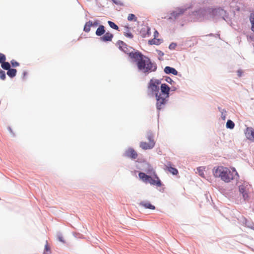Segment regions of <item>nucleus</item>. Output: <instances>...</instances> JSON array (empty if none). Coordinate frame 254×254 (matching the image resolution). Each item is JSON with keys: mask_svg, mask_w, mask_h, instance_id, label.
I'll return each instance as SVG.
<instances>
[{"mask_svg": "<svg viewBox=\"0 0 254 254\" xmlns=\"http://www.w3.org/2000/svg\"><path fill=\"white\" fill-rule=\"evenodd\" d=\"M176 46L177 45L175 43H172L169 45V48L170 50L174 49L176 48Z\"/></svg>", "mask_w": 254, "mask_h": 254, "instance_id": "35", "label": "nucleus"}, {"mask_svg": "<svg viewBox=\"0 0 254 254\" xmlns=\"http://www.w3.org/2000/svg\"><path fill=\"white\" fill-rule=\"evenodd\" d=\"M11 64L12 66L13 67H16L19 65V63L17 62L16 61H14V60H12L11 61Z\"/></svg>", "mask_w": 254, "mask_h": 254, "instance_id": "33", "label": "nucleus"}, {"mask_svg": "<svg viewBox=\"0 0 254 254\" xmlns=\"http://www.w3.org/2000/svg\"><path fill=\"white\" fill-rule=\"evenodd\" d=\"M161 54V51H160V53H159V55Z\"/></svg>", "mask_w": 254, "mask_h": 254, "instance_id": "44", "label": "nucleus"}, {"mask_svg": "<svg viewBox=\"0 0 254 254\" xmlns=\"http://www.w3.org/2000/svg\"><path fill=\"white\" fill-rule=\"evenodd\" d=\"M166 81L168 82V83H170L171 84H172V82H173L174 81L172 80V79L170 78V77H167L166 79Z\"/></svg>", "mask_w": 254, "mask_h": 254, "instance_id": "38", "label": "nucleus"}, {"mask_svg": "<svg viewBox=\"0 0 254 254\" xmlns=\"http://www.w3.org/2000/svg\"><path fill=\"white\" fill-rule=\"evenodd\" d=\"M237 72H238V76L240 77L241 76L242 74V71H241L240 70H238Z\"/></svg>", "mask_w": 254, "mask_h": 254, "instance_id": "40", "label": "nucleus"}, {"mask_svg": "<svg viewBox=\"0 0 254 254\" xmlns=\"http://www.w3.org/2000/svg\"><path fill=\"white\" fill-rule=\"evenodd\" d=\"M221 111V118L223 120H225L226 119V115L225 113H226V111L224 110H222Z\"/></svg>", "mask_w": 254, "mask_h": 254, "instance_id": "34", "label": "nucleus"}, {"mask_svg": "<svg viewBox=\"0 0 254 254\" xmlns=\"http://www.w3.org/2000/svg\"><path fill=\"white\" fill-rule=\"evenodd\" d=\"M161 54V51H160V53H159V55Z\"/></svg>", "mask_w": 254, "mask_h": 254, "instance_id": "43", "label": "nucleus"}, {"mask_svg": "<svg viewBox=\"0 0 254 254\" xmlns=\"http://www.w3.org/2000/svg\"><path fill=\"white\" fill-rule=\"evenodd\" d=\"M167 170L173 175H177L178 173V170L174 167H171L170 164L166 166Z\"/></svg>", "mask_w": 254, "mask_h": 254, "instance_id": "16", "label": "nucleus"}, {"mask_svg": "<svg viewBox=\"0 0 254 254\" xmlns=\"http://www.w3.org/2000/svg\"><path fill=\"white\" fill-rule=\"evenodd\" d=\"M213 173L215 177L220 178L222 180L226 183L230 182L235 178V176H238V174L234 168L231 171L228 168L219 166L213 169Z\"/></svg>", "mask_w": 254, "mask_h": 254, "instance_id": "2", "label": "nucleus"}, {"mask_svg": "<svg viewBox=\"0 0 254 254\" xmlns=\"http://www.w3.org/2000/svg\"><path fill=\"white\" fill-rule=\"evenodd\" d=\"M184 9H178L175 11H173L171 14L172 15L175 17L179 16L180 15L182 14L184 12Z\"/></svg>", "mask_w": 254, "mask_h": 254, "instance_id": "18", "label": "nucleus"}, {"mask_svg": "<svg viewBox=\"0 0 254 254\" xmlns=\"http://www.w3.org/2000/svg\"><path fill=\"white\" fill-rule=\"evenodd\" d=\"M239 190L243 194V197L245 199L248 197L247 186L245 185H242L239 186Z\"/></svg>", "mask_w": 254, "mask_h": 254, "instance_id": "11", "label": "nucleus"}, {"mask_svg": "<svg viewBox=\"0 0 254 254\" xmlns=\"http://www.w3.org/2000/svg\"><path fill=\"white\" fill-rule=\"evenodd\" d=\"M44 254H51L50 248L48 244L47 241H46V244L45 246Z\"/></svg>", "mask_w": 254, "mask_h": 254, "instance_id": "26", "label": "nucleus"}, {"mask_svg": "<svg viewBox=\"0 0 254 254\" xmlns=\"http://www.w3.org/2000/svg\"><path fill=\"white\" fill-rule=\"evenodd\" d=\"M161 54V51H160V53H159V55Z\"/></svg>", "mask_w": 254, "mask_h": 254, "instance_id": "45", "label": "nucleus"}, {"mask_svg": "<svg viewBox=\"0 0 254 254\" xmlns=\"http://www.w3.org/2000/svg\"><path fill=\"white\" fill-rule=\"evenodd\" d=\"M91 26H92V21H89L85 23L84 27V31L86 32H89Z\"/></svg>", "mask_w": 254, "mask_h": 254, "instance_id": "19", "label": "nucleus"}, {"mask_svg": "<svg viewBox=\"0 0 254 254\" xmlns=\"http://www.w3.org/2000/svg\"><path fill=\"white\" fill-rule=\"evenodd\" d=\"M124 155L132 159H136L138 156L137 152L132 148H129L126 150Z\"/></svg>", "mask_w": 254, "mask_h": 254, "instance_id": "7", "label": "nucleus"}, {"mask_svg": "<svg viewBox=\"0 0 254 254\" xmlns=\"http://www.w3.org/2000/svg\"><path fill=\"white\" fill-rule=\"evenodd\" d=\"M150 30V28H148L147 29V33L149 34V31Z\"/></svg>", "mask_w": 254, "mask_h": 254, "instance_id": "42", "label": "nucleus"}, {"mask_svg": "<svg viewBox=\"0 0 254 254\" xmlns=\"http://www.w3.org/2000/svg\"><path fill=\"white\" fill-rule=\"evenodd\" d=\"M247 134L249 138L254 139V130L251 129H247Z\"/></svg>", "mask_w": 254, "mask_h": 254, "instance_id": "23", "label": "nucleus"}, {"mask_svg": "<svg viewBox=\"0 0 254 254\" xmlns=\"http://www.w3.org/2000/svg\"><path fill=\"white\" fill-rule=\"evenodd\" d=\"M156 99V108L158 110H160L162 109L166 104V99L169 97H166L163 95H161V93H156L155 95Z\"/></svg>", "mask_w": 254, "mask_h": 254, "instance_id": "5", "label": "nucleus"}, {"mask_svg": "<svg viewBox=\"0 0 254 254\" xmlns=\"http://www.w3.org/2000/svg\"><path fill=\"white\" fill-rule=\"evenodd\" d=\"M164 71L167 74L172 73L175 75L178 74V71L174 68L170 66H166L164 68Z\"/></svg>", "mask_w": 254, "mask_h": 254, "instance_id": "12", "label": "nucleus"}, {"mask_svg": "<svg viewBox=\"0 0 254 254\" xmlns=\"http://www.w3.org/2000/svg\"><path fill=\"white\" fill-rule=\"evenodd\" d=\"M197 171L199 173V175L202 177H204V174L203 171V169L201 167H199L197 168Z\"/></svg>", "mask_w": 254, "mask_h": 254, "instance_id": "32", "label": "nucleus"}, {"mask_svg": "<svg viewBox=\"0 0 254 254\" xmlns=\"http://www.w3.org/2000/svg\"><path fill=\"white\" fill-rule=\"evenodd\" d=\"M162 42V40L160 39H157L156 38H154L152 39H151L148 41V44L149 45H158L160 44Z\"/></svg>", "mask_w": 254, "mask_h": 254, "instance_id": "15", "label": "nucleus"}, {"mask_svg": "<svg viewBox=\"0 0 254 254\" xmlns=\"http://www.w3.org/2000/svg\"><path fill=\"white\" fill-rule=\"evenodd\" d=\"M6 60V57L2 53H0V64H1L2 63L5 62Z\"/></svg>", "mask_w": 254, "mask_h": 254, "instance_id": "30", "label": "nucleus"}, {"mask_svg": "<svg viewBox=\"0 0 254 254\" xmlns=\"http://www.w3.org/2000/svg\"><path fill=\"white\" fill-rule=\"evenodd\" d=\"M160 84L161 81L160 80L151 79L148 83V88L156 94V93H158L159 91V85Z\"/></svg>", "mask_w": 254, "mask_h": 254, "instance_id": "6", "label": "nucleus"}, {"mask_svg": "<svg viewBox=\"0 0 254 254\" xmlns=\"http://www.w3.org/2000/svg\"><path fill=\"white\" fill-rule=\"evenodd\" d=\"M105 33V27L102 25H100L98 27V28L97 29L96 31V34L98 36H101L103 35Z\"/></svg>", "mask_w": 254, "mask_h": 254, "instance_id": "14", "label": "nucleus"}, {"mask_svg": "<svg viewBox=\"0 0 254 254\" xmlns=\"http://www.w3.org/2000/svg\"><path fill=\"white\" fill-rule=\"evenodd\" d=\"M145 172L147 174H150L151 175H154L156 174L155 171L153 169V168L150 166H148L147 169L145 170Z\"/></svg>", "mask_w": 254, "mask_h": 254, "instance_id": "22", "label": "nucleus"}, {"mask_svg": "<svg viewBox=\"0 0 254 254\" xmlns=\"http://www.w3.org/2000/svg\"><path fill=\"white\" fill-rule=\"evenodd\" d=\"M235 127V124L231 120H228L226 123V127L228 128L233 129Z\"/></svg>", "mask_w": 254, "mask_h": 254, "instance_id": "25", "label": "nucleus"}, {"mask_svg": "<svg viewBox=\"0 0 254 254\" xmlns=\"http://www.w3.org/2000/svg\"><path fill=\"white\" fill-rule=\"evenodd\" d=\"M138 176L139 178L145 183L148 182L150 185L155 186L157 187H160L162 186V184L157 174L153 175V177H151L144 173L140 172L138 174Z\"/></svg>", "mask_w": 254, "mask_h": 254, "instance_id": "3", "label": "nucleus"}, {"mask_svg": "<svg viewBox=\"0 0 254 254\" xmlns=\"http://www.w3.org/2000/svg\"><path fill=\"white\" fill-rule=\"evenodd\" d=\"M124 35L129 38H133V35L131 34V33L129 31V29L127 27H126L124 31Z\"/></svg>", "mask_w": 254, "mask_h": 254, "instance_id": "21", "label": "nucleus"}, {"mask_svg": "<svg viewBox=\"0 0 254 254\" xmlns=\"http://www.w3.org/2000/svg\"><path fill=\"white\" fill-rule=\"evenodd\" d=\"M146 137L149 140L148 142L142 141L140 143V147L143 150L152 149L154 146L155 143L153 139V135L152 132H147Z\"/></svg>", "mask_w": 254, "mask_h": 254, "instance_id": "4", "label": "nucleus"}, {"mask_svg": "<svg viewBox=\"0 0 254 254\" xmlns=\"http://www.w3.org/2000/svg\"><path fill=\"white\" fill-rule=\"evenodd\" d=\"M159 36V33L157 30H155L154 32V38H157Z\"/></svg>", "mask_w": 254, "mask_h": 254, "instance_id": "39", "label": "nucleus"}, {"mask_svg": "<svg viewBox=\"0 0 254 254\" xmlns=\"http://www.w3.org/2000/svg\"><path fill=\"white\" fill-rule=\"evenodd\" d=\"M218 109L219 110V111H221V110H220V108H218Z\"/></svg>", "mask_w": 254, "mask_h": 254, "instance_id": "46", "label": "nucleus"}, {"mask_svg": "<svg viewBox=\"0 0 254 254\" xmlns=\"http://www.w3.org/2000/svg\"><path fill=\"white\" fill-rule=\"evenodd\" d=\"M224 12H225L224 10L223 9H221V8H215V9H214L212 10L213 14L214 15H217L218 14H222L223 13H224Z\"/></svg>", "mask_w": 254, "mask_h": 254, "instance_id": "20", "label": "nucleus"}, {"mask_svg": "<svg viewBox=\"0 0 254 254\" xmlns=\"http://www.w3.org/2000/svg\"><path fill=\"white\" fill-rule=\"evenodd\" d=\"M252 30L254 32V17L251 19Z\"/></svg>", "mask_w": 254, "mask_h": 254, "instance_id": "36", "label": "nucleus"}, {"mask_svg": "<svg viewBox=\"0 0 254 254\" xmlns=\"http://www.w3.org/2000/svg\"><path fill=\"white\" fill-rule=\"evenodd\" d=\"M108 23L109 26H110V27H111L112 28L115 29V30L119 29V27L114 22L111 21H108Z\"/></svg>", "mask_w": 254, "mask_h": 254, "instance_id": "28", "label": "nucleus"}, {"mask_svg": "<svg viewBox=\"0 0 254 254\" xmlns=\"http://www.w3.org/2000/svg\"><path fill=\"white\" fill-rule=\"evenodd\" d=\"M99 22L97 20H96L94 22H92V26H97L99 25Z\"/></svg>", "mask_w": 254, "mask_h": 254, "instance_id": "37", "label": "nucleus"}, {"mask_svg": "<svg viewBox=\"0 0 254 254\" xmlns=\"http://www.w3.org/2000/svg\"><path fill=\"white\" fill-rule=\"evenodd\" d=\"M117 44L119 46V48L120 50L123 51L125 53L128 54L129 55V53H134V52H130L129 48L127 47V46L126 43L121 41H119L117 43Z\"/></svg>", "mask_w": 254, "mask_h": 254, "instance_id": "8", "label": "nucleus"}, {"mask_svg": "<svg viewBox=\"0 0 254 254\" xmlns=\"http://www.w3.org/2000/svg\"><path fill=\"white\" fill-rule=\"evenodd\" d=\"M246 225L247 227L254 230V224L253 222L250 221H246Z\"/></svg>", "mask_w": 254, "mask_h": 254, "instance_id": "29", "label": "nucleus"}, {"mask_svg": "<svg viewBox=\"0 0 254 254\" xmlns=\"http://www.w3.org/2000/svg\"><path fill=\"white\" fill-rule=\"evenodd\" d=\"M139 205L145 207V208L152 210L155 209V207L152 205L149 202L142 201L139 203Z\"/></svg>", "mask_w": 254, "mask_h": 254, "instance_id": "13", "label": "nucleus"}, {"mask_svg": "<svg viewBox=\"0 0 254 254\" xmlns=\"http://www.w3.org/2000/svg\"><path fill=\"white\" fill-rule=\"evenodd\" d=\"M137 17L135 16L133 14H129L127 16V20L128 21H137Z\"/></svg>", "mask_w": 254, "mask_h": 254, "instance_id": "27", "label": "nucleus"}, {"mask_svg": "<svg viewBox=\"0 0 254 254\" xmlns=\"http://www.w3.org/2000/svg\"><path fill=\"white\" fill-rule=\"evenodd\" d=\"M113 37L114 35L113 34L109 32H107L104 34V35L100 37V40L101 41L105 42H111L112 41Z\"/></svg>", "mask_w": 254, "mask_h": 254, "instance_id": "10", "label": "nucleus"}, {"mask_svg": "<svg viewBox=\"0 0 254 254\" xmlns=\"http://www.w3.org/2000/svg\"><path fill=\"white\" fill-rule=\"evenodd\" d=\"M59 240L62 243H64V239H59Z\"/></svg>", "mask_w": 254, "mask_h": 254, "instance_id": "41", "label": "nucleus"}, {"mask_svg": "<svg viewBox=\"0 0 254 254\" xmlns=\"http://www.w3.org/2000/svg\"><path fill=\"white\" fill-rule=\"evenodd\" d=\"M129 57L136 62L138 70L145 74L155 71L157 69L156 64L151 62L147 57L138 52L129 53Z\"/></svg>", "mask_w": 254, "mask_h": 254, "instance_id": "1", "label": "nucleus"}, {"mask_svg": "<svg viewBox=\"0 0 254 254\" xmlns=\"http://www.w3.org/2000/svg\"><path fill=\"white\" fill-rule=\"evenodd\" d=\"M161 95L166 96V97H169V93L170 91L169 87L166 84H162L161 85Z\"/></svg>", "mask_w": 254, "mask_h": 254, "instance_id": "9", "label": "nucleus"}, {"mask_svg": "<svg viewBox=\"0 0 254 254\" xmlns=\"http://www.w3.org/2000/svg\"><path fill=\"white\" fill-rule=\"evenodd\" d=\"M6 78L5 72L2 69H0V78L2 80H4Z\"/></svg>", "mask_w": 254, "mask_h": 254, "instance_id": "31", "label": "nucleus"}, {"mask_svg": "<svg viewBox=\"0 0 254 254\" xmlns=\"http://www.w3.org/2000/svg\"><path fill=\"white\" fill-rule=\"evenodd\" d=\"M7 70H8V71L7 72V74L10 77L12 78L16 75V74L17 72L16 69L10 68Z\"/></svg>", "mask_w": 254, "mask_h": 254, "instance_id": "17", "label": "nucleus"}, {"mask_svg": "<svg viewBox=\"0 0 254 254\" xmlns=\"http://www.w3.org/2000/svg\"><path fill=\"white\" fill-rule=\"evenodd\" d=\"M1 67L5 70H7L10 68V64L9 63L4 62L1 64Z\"/></svg>", "mask_w": 254, "mask_h": 254, "instance_id": "24", "label": "nucleus"}]
</instances>
